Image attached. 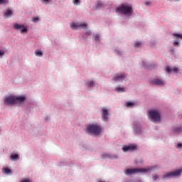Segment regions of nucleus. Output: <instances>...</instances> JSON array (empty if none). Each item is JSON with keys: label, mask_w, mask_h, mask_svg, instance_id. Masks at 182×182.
Listing matches in <instances>:
<instances>
[{"label": "nucleus", "mask_w": 182, "mask_h": 182, "mask_svg": "<svg viewBox=\"0 0 182 182\" xmlns=\"http://www.w3.org/2000/svg\"><path fill=\"white\" fill-rule=\"evenodd\" d=\"M25 102V97L9 96L4 100L5 105H15L16 103H23Z\"/></svg>", "instance_id": "f257e3e1"}, {"label": "nucleus", "mask_w": 182, "mask_h": 182, "mask_svg": "<svg viewBox=\"0 0 182 182\" xmlns=\"http://www.w3.org/2000/svg\"><path fill=\"white\" fill-rule=\"evenodd\" d=\"M117 12H118V14H122V15H132V14H133V9L132 5L123 4L117 9Z\"/></svg>", "instance_id": "f03ea898"}, {"label": "nucleus", "mask_w": 182, "mask_h": 182, "mask_svg": "<svg viewBox=\"0 0 182 182\" xmlns=\"http://www.w3.org/2000/svg\"><path fill=\"white\" fill-rule=\"evenodd\" d=\"M102 127L97 124H90L87 127V132L90 134H95V136H100V134L102 133Z\"/></svg>", "instance_id": "7ed1b4c3"}, {"label": "nucleus", "mask_w": 182, "mask_h": 182, "mask_svg": "<svg viewBox=\"0 0 182 182\" xmlns=\"http://www.w3.org/2000/svg\"><path fill=\"white\" fill-rule=\"evenodd\" d=\"M152 168L153 167H151V168H129L126 171L125 174H127V176H129V174H136V173H148V171H150V170H151Z\"/></svg>", "instance_id": "20e7f679"}, {"label": "nucleus", "mask_w": 182, "mask_h": 182, "mask_svg": "<svg viewBox=\"0 0 182 182\" xmlns=\"http://www.w3.org/2000/svg\"><path fill=\"white\" fill-rule=\"evenodd\" d=\"M181 173H182V168L178 169L177 171L168 172L163 176L162 178H170L171 177H177V176H180V174H181Z\"/></svg>", "instance_id": "39448f33"}, {"label": "nucleus", "mask_w": 182, "mask_h": 182, "mask_svg": "<svg viewBox=\"0 0 182 182\" xmlns=\"http://www.w3.org/2000/svg\"><path fill=\"white\" fill-rule=\"evenodd\" d=\"M149 114L154 122H160L161 117H160V112H159V111H156V110L149 111Z\"/></svg>", "instance_id": "423d86ee"}, {"label": "nucleus", "mask_w": 182, "mask_h": 182, "mask_svg": "<svg viewBox=\"0 0 182 182\" xmlns=\"http://www.w3.org/2000/svg\"><path fill=\"white\" fill-rule=\"evenodd\" d=\"M70 26V28H72V29H77V28H82V29H86V28L87 27V24L85 23L77 22V23H71Z\"/></svg>", "instance_id": "0eeeda50"}, {"label": "nucleus", "mask_w": 182, "mask_h": 182, "mask_svg": "<svg viewBox=\"0 0 182 182\" xmlns=\"http://www.w3.org/2000/svg\"><path fill=\"white\" fill-rule=\"evenodd\" d=\"M13 26L14 28L16 31H21V33H25V32H28V27H25V26L22 24L15 23Z\"/></svg>", "instance_id": "6e6552de"}, {"label": "nucleus", "mask_w": 182, "mask_h": 182, "mask_svg": "<svg viewBox=\"0 0 182 182\" xmlns=\"http://www.w3.org/2000/svg\"><path fill=\"white\" fill-rule=\"evenodd\" d=\"M102 118L103 122H107L109 120V109L106 107H102Z\"/></svg>", "instance_id": "1a4fd4ad"}, {"label": "nucleus", "mask_w": 182, "mask_h": 182, "mask_svg": "<svg viewBox=\"0 0 182 182\" xmlns=\"http://www.w3.org/2000/svg\"><path fill=\"white\" fill-rule=\"evenodd\" d=\"M152 85H156V86H164V81L159 79V78H155L154 79L153 81L151 82Z\"/></svg>", "instance_id": "9d476101"}, {"label": "nucleus", "mask_w": 182, "mask_h": 182, "mask_svg": "<svg viewBox=\"0 0 182 182\" xmlns=\"http://www.w3.org/2000/svg\"><path fill=\"white\" fill-rule=\"evenodd\" d=\"M136 148L137 147L136 146V145H129V146H125L122 147V150L124 152L133 151L136 150Z\"/></svg>", "instance_id": "9b49d317"}, {"label": "nucleus", "mask_w": 182, "mask_h": 182, "mask_svg": "<svg viewBox=\"0 0 182 182\" xmlns=\"http://www.w3.org/2000/svg\"><path fill=\"white\" fill-rule=\"evenodd\" d=\"M124 77H126L125 74L120 73V74H117V75H115L113 78V80H114V82H119L120 80H123V79H124Z\"/></svg>", "instance_id": "f8f14e48"}, {"label": "nucleus", "mask_w": 182, "mask_h": 182, "mask_svg": "<svg viewBox=\"0 0 182 182\" xmlns=\"http://www.w3.org/2000/svg\"><path fill=\"white\" fill-rule=\"evenodd\" d=\"M171 72H175V73H176L177 72H178V68L175 67L172 68H170L169 67H166V73H170Z\"/></svg>", "instance_id": "ddd939ff"}, {"label": "nucleus", "mask_w": 182, "mask_h": 182, "mask_svg": "<svg viewBox=\"0 0 182 182\" xmlns=\"http://www.w3.org/2000/svg\"><path fill=\"white\" fill-rule=\"evenodd\" d=\"M11 160H19V155L17 154H11L10 156Z\"/></svg>", "instance_id": "4468645a"}, {"label": "nucleus", "mask_w": 182, "mask_h": 182, "mask_svg": "<svg viewBox=\"0 0 182 182\" xmlns=\"http://www.w3.org/2000/svg\"><path fill=\"white\" fill-rule=\"evenodd\" d=\"M12 171H11V169H9V168H3V173H4V174H11Z\"/></svg>", "instance_id": "2eb2a0df"}, {"label": "nucleus", "mask_w": 182, "mask_h": 182, "mask_svg": "<svg viewBox=\"0 0 182 182\" xmlns=\"http://www.w3.org/2000/svg\"><path fill=\"white\" fill-rule=\"evenodd\" d=\"M4 15H5V16H6V18H9V16H11V15H12V11L8 9V10L5 12Z\"/></svg>", "instance_id": "dca6fc26"}, {"label": "nucleus", "mask_w": 182, "mask_h": 182, "mask_svg": "<svg viewBox=\"0 0 182 182\" xmlns=\"http://www.w3.org/2000/svg\"><path fill=\"white\" fill-rule=\"evenodd\" d=\"M35 55L36 56H39V57H41L43 55V53H42V51L39 50H36L35 51Z\"/></svg>", "instance_id": "f3484780"}, {"label": "nucleus", "mask_w": 182, "mask_h": 182, "mask_svg": "<svg viewBox=\"0 0 182 182\" xmlns=\"http://www.w3.org/2000/svg\"><path fill=\"white\" fill-rule=\"evenodd\" d=\"M172 36H174V38H176L177 39H181L182 40V34L173 33Z\"/></svg>", "instance_id": "a211bd4d"}, {"label": "nucleus", "mask_w": 182, "mask_h": 182, "mask_svg": "<svg viewBox=\"0 0 182 182\" xmlns=\"http://www.w3.org/2000/svg\"><path fill=\"white\" fill-rule=\"evenodd\" d=\"M116 92H117L118 93H120V92H124V87H117L115 88Z\"/></svg>", "instance_id": "6ab92c4d"}, {"label": "nucleus", "mask_w": 182, "mask_h": 182, "mask_svg": "<svg viewBox=\"0 0 182 182\" xmlns=\"http://www.w3.org/2000/svg\"><path fill=\"white\" fill-rule=\"evenodd\" d=\"M182 131L181 127H177L173 129V133H180Z\"/></svg>", "instance_id": "aec40b11"}, {"label": "nucleus", "mask_w": 182, "mask_h": 182, "mask_svg": "<svg viewBox=\"0 0 182 182\" xmlns=\"http://www.w3.org/2000/svg\"><path fill=\"white\" fill-rule=\"evenodd\" d=\"M126 106H127V107H133V106H134V103H133V102H127Z\"/></svg>", "instance_id": "412c9836"}, {"label": "nucleus", "mask_w": 182, "mask_h": 182, "mask_svg": "<svg viewBox=\"0 0 182 182\" xmlns=\"http://www.w3.org/2000/svg\"><path fill=\"white\" fill-rule=\"evenodd\" d=\"M134 46H135V48H141V43H140V42H136V43L134 44Z\"/></svg>", "instance_id": "4be33fe9"}, {"label": "nucleus", "mask_w": 182, "mask_h": 182, "mask_svg": "<svg viewBox=\"0 0 182 182\" xmlns=\"http://www.w3.org/2000/svg\"><path fill=\"white\" fill-rule=\"evenodd\" d=\"M88 86L90 87H92V86H95V82L94 81H89Z\"/></svg>", "instance_id": "5701e85b"}, {"label": "nucleus", "mask_w": 182, "mask_h": 182, "mask_svg": "<svg viewBox=\"0 0 182 182\" xmlns=\"http://www.w3.org/2000/svg\"><path fill=\"white\" fill-rule=\"evenodd\" d=\"M8 0H0V5H4V4H8Z\"/></svg>", "instance_id": "b1692460"}, {"label": "nucleus", "mask_w": 182, "mask_h": 182, "mask_svg": "<svg viewBox=\"0 0 182 182\" xmlns=\"http://www.w3.org/2000/svg\"><path fill=\"white\" fill-rule=\"evenodd\" d=\"M103 6V3L99 2L97 5V8H102Z\"/></svg>", "instance_id": "393cba45"}, {"label": "nucleus", "mask_w": 182, "mask_h": 182, "mask_svg": "<svg viewBox=\"0 0 182 182\" xmlns=\"http://www.w3.org/2000/svg\"><path fill=\"white\" fill-rule=\"evenodd\" d=\"M79 2H80L79 0H73L74 5H79Z\"/></svg>", "instance_id": "a878e982"}, {"label": "nucleus", "mask_w": 182, "mask_h": 182, "mask_svg": "<svg viewBox=\"0 0 182 182\" xmlns=\"http://www.w3.org/2000/svg\"><path fill=\"white\" fill-rule=\"evenodd\" d=\"M38 21H39V18L38 17L33 18V22H37Z\"/></svg>", "instance_id": "bb28decb"}, {"label": "nucleus", "mask_w": 182, "mask_h": 182, "mask_svg": "<svg viewBox=\"0 0 182 182\" xmlns=\"http://www.w3.org/2000/svg\"><path fill=\"white\" fill-rule=\"evenodd\" d=\"M91 33H90V31H87L85 32V35H86L87 36H90Z\"/></svg>", "instance_id": "cd10ccee"}, {"label": "nucleus", "mask_w": 182, "mask_h": 182, "mask_svg": "<svg viewBox=\"0 0 182 182\" xmlns=\"http://www.w3.org/2000/svg\"><path fill=\"white\" fill-rule=\"evenodd\" d=\"M178 41H173L174 46H178Z\"/></svg>", "instance_id": "c85d7f7f"}, {"label": "nucleus", "mask_w": 182, "mask_h": 182, "mask_svg": "<svg viewBox=\"0 0 182 182\" xmlns=\"http://www.w3.org/2000/svg\"><path fill=\"white\" fill-rule=\"evenodd\" d=\"M102 157H103V159H106V157H109V154H104L102 155Z\"/></svg>", "instance_id": "c756f323"}, {"label": "nucleus", "mask_w": 182, "mask_h": 182, "mask_svg": "<svg viewBox=\"0 0 182 182\" xmlns=\"http://www.w3.org/2000/svg\"><path fill=\"white\" fill-rule=\"evenodd\" d=\"M21 182H31V180H28V179H23Z\"/></svg>", "instance_id": "7c9ffc66"}, {"label": "nucleus", "mask_w": 182, "mask_h": 182, "mask_svg": "<svg viewBox=\"0 0 182 182\" xmlns=\"http://www.w3.org/2000/svg\"><path fill=\"white\" fill-rule=\"evenodd\" d=\"M95 41H99V35H95Z\"/></svg>", "instance_id": "2f4dec72"}, {"label": "nucleus", "mask_w": 182, "mask_h": 182, "mask_svg": "<svg viewBox=\"0 0 182 182\" xmlns=\"http://www.w3.org/2000/svg\"><path fill=\"white\" fill-rule=\"evenodd\" d=\"M5 55V51H0V56H4Z\"/></svg>", "instance_id": "473e14b6"}, {"label": "nucleus", "mask_w": 182, "mask_h": 182, "mask_svg": "<svg viewBox=\"0 0 182 182\" xmlns=\"http://www.w3.org/2000/svg\"><path fill=\"white\" fill-rule=\"evenodd\" d=\"M153 178L154 180H156L157 178H159V176H157V175H154Z\"/></svg>", "instance_id": "72a5a7b5"}, {"label": "nucleus", "mask_w": 182, "mask_h": 182, "mask_svg": "<svg viewBox=\"0 0 182 182\" xmlns=\"http://www.w3.org/2000/svg\"><path fill=\"white\" fill-rule=\"evenodd\" d=\"M181 147H182V144H178V145H177V148L178 149H181Z\"/></svg>", "instance_id": "f704fd0d"}, {"label": "nucleus", "mask_w": 182, "mask_h": 182, "mask_svg": "<svg viewBox=\"0 0 182 182\" xmlns=\"http://www.w3.org/2000/svg\"><path fill=\"white\" fill-rule=\"evenodd\" d=\"M135 132L140 134V130L136 128V129H135Z\"/></svg>", "instance_id": "c9c22d12"}, {"label": "nucleus", "mask_w": 182, "mask_h": 182, "mask_svg": "<svg viewBox=\"0 0 182 182\" xmlns=\"http://www.w3.org/2000/svg\"><path fill=\"white\" fill-rule=\"evenodd\" d=\"M150 4H151V3L149 2V1H146V2L145 3V5H146V6H149V5H150Z\"/></svg>", "instance_id": "e433bc0d"}, {"label": "nucleus", "mask_w": 182, "mask_h": 182, "mask_svg": "<svg viewBox=\"0 0 182 182\" xmlns=\"http://www.w3.org/2000/svg\"><path fill=\"white\" fill-rule=\"evenodd\" d=\"M42 2H49V0H42Z\"/></svg>", "instance_id": "4c0bfd02"}, {"label": "nucleus", "mask_w": 182, "mask_h": 182, "mask_svg": "<svg viewBox=\"0 0 182 182\" xmlns=\"http://www.w3.org/2000/svg\"><path fill=\"white\" fill-rule=\"evenodd\" d=\"M138 182H141V181H138Z\"/></svg>", "instance_id": "58836bf2"}]
</instances>
